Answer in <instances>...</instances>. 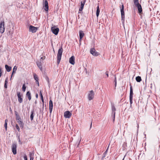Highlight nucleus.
<instances>
[{
  "mask_svg": "<svg viewBox=\"0 0 160 160\" xmlns=\"http://www.w3.org/2000/svg\"><path fill=\"white\" fill-rule=\"evenodd\" d=\"M63 52V49L62 47L60 48L58 51L57 56V63L59 64Z\"/></svg>",
  "mask_w": 160,
  "mask_h": 160,
  "instance_id": "f257e3e1",
  "label": "nucleus"
},
{
  "mask_svg": "<svg viewBox=\"0 0 160 160\" xmlns=\"http://www.w3.org/2000/svg\"><path fill=\"white\" fill-rule=\"evenodd\" d=\"M122 4L121 7H120L121 15V21L122 23H123L125 21V14L124 11V6L123 3H122Z\"/></svg>",
  "mask_w": 160,
  "mask_h": 160,
  "instance_id": "f03ea898",
  "label": "nucleus"
},
{
  "mask_svg": "<svg viewBox=\"0 0 160 160\" xmlns=\"http://www.w3.org/2000/svg\"><path fill=\"white\" fill-rule=\"evenodd\" d=\"M130 96H129V99H130V107H132V98H133V89L132 88V86L131 85V84H130Z\"/></svg>",
  "mask_w": 160,
  "mask_h": 160,
  "instance_id": "7ed1b4c3",
  "label": "nucleus"
},
{
  "mask_svg": "<svg viewBox=\"0 0 160 160\" xmlns=\"http://www.w3.org/2000/svg\"><path fill=\"white\" fill-rule=\"evenodd\" d=\"M51 31L55 35H57L59 31V29L56 26H54L51 28Z\"/></svg>",
  "mask_w": 160,
  "mask_h": 160,
  "instance_id": "20e7f679",
  "label": "nucleus"
},
{
  "mask_svg": "<svg viewBox=\"0 0 160 160\" xmlns=\"http://www.w3.org/2000/svg\"><path fill=\"white\" fill-rule=\"evenodd\" d=\"M94 92L93 90H91L90 91L88 95V99L90 101L92 100L94 97Z\"/></svg>",
  "mask_w": 160,
  "mask_h": 160,
  "instance_id": "39448f33",
  "label": "nucleus"
},
{
  "mask_svg": "<svg viewBox=\"0 0 160 160\" xmlns=\"http://www.w3.org/2000/svg\"><path fill=\"white\" fill-rule=\"evenodd\" d=\"M17 145L16 143H14L12 144V149L13 153L14 155H15L17 153Z\"/></svg>",
  "mask_w": 160,
  "mask_h": 160,
  "instance_id": "423d86ee",
  "label": "nucleus"
},
{
  "mask_svg": "<svg viewBox=\"0 0 160 160\" xmlns=\"http://www.w3.org/2000/svg\"><path fill=\"white\" fill-rule=\"evenodd\" d=\"M4 26V22L3 21H1L0 23V32L1 33H3L4 31L5 28Z\"/></svg>",
  "mask_w": 160,
  "mask_h": 160,
  "instance_id": "0eeeda50",
  "label": "nucleus"
},
{
  "mask_svg": "<svg viewBox=\"0 0 160 160\" xmlns=\"http://www.w3.org/2000/svg\"><path fill=\"white\" fill-rule=\"evenodd\" d=\"M112 116L113 118V121H114L115 118V111L116 110V108L113 104L112 105Z\"/></svg>",
  "mask_w": 160,
  "mask_h": 160,
  "instance_id": "6e6552de",
  "label": "nucleus"
},
{
  "mask_svg": "<svg viewBox=\"0 0 160 160\" xmlns=\"http://www.w3.org/2000/svg\"><path fill=\"white\" fill-rule=\"evenodd\" d=\"M38 28L32 25H30L29 28V31L32 33L35 32L38 30Z\"/></svg>",
  "mask_w": 160,
  "mask_h": 160,
  "instance_id": "1a4fd4ad",
  "label": "nucleus"
},
{
  "mask_svg": "<svg viewBox=\"0 0 160 160\" xmlns=\"http://www.w3.org/2000/svg\"><path fill=\"white\" fill-rule=\"evenodd\" d=\"M90 52L93 56H97L98 55V53L97 52L95 48H92L90 49Z\"/></svg>",
  "mask_w": 160,
  "mask_h": 160,
  "instance_id": "9d476101",
  "label": "nucleus"
},
{
  "mask_svg": "<svg viewBox=\"0 0 160 160\" xmlns=\"http://www.w3.org/2000/svg\"><path fill=\"white\" fill-rule=\"evenodd\" d=\"M17 96L18 97V99L19 102L20 103L22 102L23 101V99L22 98V97H23V95L22 94H20V92H18Z\"/></svg>",
  "mask_w": 160,
  "mask_h": 160,
  "instance_id": "9b49d317",
  "label": "nucleus"
},
{
  "mask_svg": "<svg viewBox=\"0 0 160 160\" xmlns=\"http://www.w3.org/2000/svg\"><path fill=\"white\" fill-rule=\"evenodd\" d=\"M72 114L69 111H66L64 113V116L65 118H70L71 117Z\"/></svg>",
  "mask_w": 160,
  "mask_h": 160,
  "instance_id": "f8f14e48",
  "label": "nucleus"
},
{
  "mask_svg": "<svg viewBox=\"0 0 160 160\" xmlns=\"http://www.w3.org/2000/svg\"><path fill=\"white\" fill-rule=\"evenodd\" d=\"M85 0H84L83 1H81V7L79 9V12H81L83 8L84 5L85 4Z\"/></svg>",
  "mask_w": 160,
  "mask_h": 160,
  "instance_id": "ddd939ff",
  "label": "nucleus"
},
{
  "mask_svg": "<svg viewBox=\"0 0 160 160\" xmlns=\"http://www.w3.org/2000/svg\"><path fill=\"white\" fill-rule=\"evenodd\" d=\"M135 6L138 8V13L140 14L142 13V9L141 5L139 4L135 5Z\"/></svg>",
  "mask_w": 160,
  "mask_h": 160,
  "instance_id": "4468645a",
  "label": "nucleus"
},
{
  "mask_svg": "<svg viewBox=\"0 0 160 160\" xmlns=\"http://www.w3.org/2000/svg\"><path fill=\"white\" fill-rule=\"evenodd\" d=\"M75 58L73 56H72L69 59V62L72 65H74L75 63Z\"/></svg>",
  "mask_w": 160,
  "mask_h": 160,
  "instance_id": "2eb2a0df",
  "label": "nucleus"
},
{
  "mask_svg": "<svg viewBox=\"0 0 160 160\" xmlns=\"http://www.w3.org/2000/svg\"><path fill=\"white\" fill-rule=\"evenodd\" d=\"M44 7L45 8V10L48 11V1L46 0L44 2Z\"/></svg>",
  "mask_w": 160,
  "mask_h": 160,
  "instance_id": "dca6fc26",
  "label": "nucleus"
},
{
  "mask_svg": "<svg viewBox=\"0 0 160 160\" xmlns=\"http://www.w3.org/2000/svg\"><path fill=\"white\" fill-rule=\"evenodd\" d=\"M79 34L80 41L81 40H82V38L84 35V33L82 31L80 30L79 32Z\"/></svg>",
  "mask_w": 160,
  "mask_h": 160,
  "instance_id": "f3484780",
  "label": "nucleus"
},
{
  "mask_svg": "<svg viewBox=\"0 0 160 160\" xmlns=\"http://www.w3.org/2000/svg\"><path fill=\"white\" fill-rule=\"evenodd\" d=\"M26 96L28 98V99L29 100H31V93L29 91H28L27 92L26 94Z\"/></svg>",
  "mask_w": 160,
  "mask_h": 160,
  "instance_id": "a211bd4d",
  "label": "nucleus"
},
{
  "mask_svg": "<svg viewBox=\"0 0 160 160\" xmlns=\"http://www.w3.org/2000/svg\"><path fill=\"white\" fill-rule=\"evenodd\" d=\"M37 64L38 67L40 69V70L42 71V63L41 62H37Z\"/></svg>",
  "mask_w": 160,
  "mask_h": 160,
  "instance_id": "6ab92c4d",
  "label": "nucleus"
},
{
  "mask_svg": "<svg viewBox=\"0 0 160 160\" xmlns=\"http://www.w3.org/2000/svg\"><path fill=\"white\" fill-rule=\"evenodd\" d=\"M5 68L7 72H10L12 69V68L11 67L9 66L8 65L6 64L5 65Z\"/></svg>",
  "mask_w": 160,
  "mask_h": 160,
  "instance_id": "aec40b11",
  "label": "nucleus"
},
{
  "mask_svg": "<svg viewBox=\"0 0 160 160\" xmlns=\"http://www.w3.org/2000/svg\"><path fill=\"white\" fill-rule=\"evenodd\" d=\"M15 115L16 116V119L18 121H19L20 120H21V119L20 118L19 115H18V113L16 111H15Z\"/></svg>",
  "mask_w": 160,
  "mask_h": 160,
  "instance_id": "412c9836",
  "label": "nucleus"
},
{
  "mask_svg": "<svg viewBox=\"0 0 160 160\" xmlns=\"http://www.w3.org/2000/svg\"><path fill=\"white\" fill-rule=\"evenodd\" d=\"M100 9L99 7V5L98 6V7L97 8V11H96V16L98 18V16L99 15V12H100Z\"/></svg>",
  "mask_w": 160,
  "mask_h": 160,
  "instance_id": "4be33fe9",
  "label": "nucleus"
},
{
  "mask_svg": "<svg viewBox=\"0 0 160 160\" xmlns=\"http://www.w3.org/2000/svg\"><path fill=\"white\" fill-rule=\"evenodd\" d=\"M33 114H34V111H33V110H32L31 112V115H30V119H31V121H32L33 119V117H34Z\"/></svg>",
  "mask_w": 160,
  "mask_h": 160,
  "instance_id": "5701e85b",
  "label": "nucleus"
},
{
  "mask_svg": "<svg viewBox=\"0 0 160 160\" xmlns=\"http://www.w3.org/2000/svg\"><path fill=\"white\" fill-rule=\"evenodd\" d=\"M136 80L138 82H140L141 81V78L140 76H138L136 78Z\"/></svg>",
  "mask_w": 160,
  "mask_h": 160,
  "instance_id": "b1692460",
  "label": "nucleus"
},
{
  "mask_svg": "<svg viewBox=\"0 0 160 160\" xmlns=\"http://www.w3.org/2000/svg\"><path fill=\"white\" fill-rule=\"evenodd\" d=\"M53 108V102L51 100H50L49 103V108Z\"/></svg>",
  "mask_w": 160,
  "mask_h": 160,
  "instance_id": "393cba45",
  "label": "nucleus"
},
{
  "mask_svg": "<svg viewBox=\"0 0 160 160\" xmlns=\"http://www.w3.org/2000/svg\"><path fill=\"white\" fill-rule=\"evenodd\" d=\"M18 122L19 123V124L21 125L20 127H22V128H23V123L22 122L21 120H20L19 121H18Z\"/></svg>",
  "mask_w": 160,
  "mask_h": 160,
  "instance_id": "a878e982",
  "label": "nucleus"
},
{
  "mask_svg": "<svg viewBox=\"0 0 160 160\" xmlns=\"http://www.w3.org/2000/svg\"><path fill=\"white\" fill-rule=\"evenodd\" d=\"M7 121H8V120L7 119H6L5 120V123L4 124V126L5 127V130L6 131L7 130Z\"/></svg>",
  "mask_w": 160,
  "mask_h": 160,
  "instance_id": "bb28decb",
  "label": "nucleus"
},
{
  "mask_svg": "<svg viewBox=\"0 0 160 160\" xmlns=\"http://www.w3.org/2000/svg\"><path fill=\"white\" fill-rule=\"evenodd\" d=\"M108 148H109V147H108V148H107V150H106V151L104 152V153L103 154V157H102V158H104L105 157V155H106V154H107V151H108Z\"/></svg>",
  "mask_w": 160,
  "mask_h": 160,
  "instance_id": "cd10ccee",
  "label": "nucleus"
},
{
  "mask_svg": "<svg viewBox=\"0 0 160 160\" xmlns=\"http://www.w3.org/2000/svg\"><path fill=\"white\" fill-rule=\"evenodd\" d=\"M41 100H42V108H43H43H44V100H43V96H41Z\"/></svg>",
  "mask_w": 160,
  "mask_h": 160,
  "instance_id": "c85d7f7f",
  "label": "nucleus"
},
{
  "mask_svg": "<svg viewBox=\"0 0 160 160\" xmlns=\"http://www.w3.org/2000/svg\"><path fill=\"white\" fill-rule=\"evenodd\" d=\"M134 4L135 5L139 4L138 0H133Z\"/></svg>",
  "mask_w": 160,
  "mask_h": 160,
  "instance_id": "c756f323",
  "label": "nucleus"
},
{
  "mask_svg": "<svg viewBox=\"0 0 160 160\" xmlns=\"http://www.w3.org/2000/svg\"><path fill=\"white\" fill-rule=\"evenodd\" d=\"M34 79L36 81L38 80V77L36 74H34Z\"/></svg>",
  "mask_w": 160,
  "mask_h": 160,
  "instance_id": "7c9ffc66",
  "label": "nucleus"
},
{
  "mask_svg": "<svg viewBox=\"0 0 160 160\" xmlns=\"http://www.w3.org/2000/svg\"><path fill=\"white\" fill-rule=\"evenodd\" d=\"M17 68L16 66H14L12 70V72H13L15 73L16 72V71L17 70Z\"/></svg>",
  "mask_w": 160,
  "mask_h": 160,
  "instance_id": "2f4dec72",
  "label": "nucleus"
},
{
  "mask_svg": "<svg viewBox=\"0 0 160 160\" xmlns=\"http://www.w3.org/2000/svg\"><path fill=\"white\" fill-rule=\"evenodd\" d=\"M26 87L25 86V84H23L22 85V90L24 92L26 90Z\"/></svg>",
  "mask_w": 160,
  "mask_h": 160,
  "instance_id": "473e14b6",
  "label": "nucleus"
},
{
  "mask_svg": "<svg viewBox=\"0 0 160 160\" xmlns=\"http://www.w3.org/2000/svg\"><path fill=\"white\" fill-rule=\"evenodd\" d=\"M16 128L18 131L19 132L20 131V128L18 125L17 124L16 125Z\"/></svg>",
  "mask_w": 160,
  "mask_h": 160,
  "instance_id": "72a5a7b5",
  "label": "nucleus"
},
{
  "mask_svg": "<svg viewBox=\"0 0 160 160\" xmlns=\"http://www.w3.org/2000/svg\"><path fill=\"white\" fill-rule=\"evenodd\" d=\"M46 81H47V82H48V84L49 85V79L48 77L47 76L46 77Z\"/></svg>",
  "mask_w": 160,
  "mask_h": 160,
  "instance_id": "f704fd0d",
  "label": "nucleus"
},
{
  "mask_svg": "<svg viewBox=\"0 0 160 160\" xmlns=\"http://www.w3.org/2000/svg\"><path fill=\"white\" fill-rule=\"evenodd\" d=\"M114 82H115V87H116V85H117V81H116V78L115 77V79L114 81Z\"/></svg>",
  "mask_w": 160,
  "mask_h": 160,
  "instance_id": "c9c22d12",
  "label": "nucleus"
},
{
  "mask_svg": "<svg viewBox=\"0 0 160 160\" xmlns=\"http://www.w3.org/2000/svg\"><path fill=\"white\" fill-rule=\"evenodd\" d=\"M30 160H33V158L31 156V155L30 154Z\"/></svg>",
  "mask_w": 160,
  "mask_h": 160,
  "instance_id": "e433bc0d",
  "label": "nucleus"
},
{
  "mask_svg": "<svg viewBox=\"0 0 160 160\" xmlns=\"http://www.w3.org/2000/svg\"><path fill=\"white\" fill-rule=\"evenodd\" d=\"M6 80L5 81V84H4V87L5 88H7V84L6 83Z\"/></svg>",
  "mask_w": 160,
  "mask_h": 160,
  "instance_id": "4c0bfd02",
  "label": "nucleus"
},
{
  "mask_svg": "<svg viewBox=\"0 0 160 160\" xmlns=\"http://www.w3.org/2000/svg\"><path fill=\"white\" fill-rule=\"evenodd\" d=\"M50 112L51 113L52 110V108H49Z\"/></svg>",
  "mask_w": 160,
  "mask_h": 160,
  "instance_id": "58836bf2",
  "label": "nucleus"
},
{
  "mask_svg": "<svg viewBox=\"0 0 160 160\" xmlns=\"http://www.w3.org/2000/svg\"><path fill=\"white\" fill-rule=\"evenodd\" d=\"M24 160H28L26 155H25L24 156Z\"/></svg>",
  "mask_w": 160,
  "mask_h": 160,
  "instance_id": "ea45409f",
  "label": "nucleus"
},
{
  "mask_svg": "<svg viewBox=\"0 0 160 160\" xmlns=\"http://www.w3.org/2000/svg\"><path fill=\"white\" fill-rule=\"evenodd\" d=\"M106 75L107 76V77H108V71H107L105 72Z\"/></svg>",
  "mask_w": 160,
  "mask_h": 160,
  "instance_id": "a19ab883",
  "label": "nucleus"
},
{
  "mask_svg": "<svg viewBox=\"0 0 160 160\" xmlns=\"http://www.w3.org/2000/svg\"><path fill=\"white\" fill-rule=\"evenodd\" d=\"M45 57L44 56L43 57H42L41 58V59H42V60H44V59H45Z\"/></svg>",
  "mask_w": 160,
  "mask_h": 160,
  "instance_id": "79ce46f5",
  "label": "nucleus"
},
{
  "mask_svg": "<svg viewBox=\"0 0 160 160\" xmlns=\"http://www.w3.org/2000/svg\"><path fill=\"white\" fill-rule=\"evenodd\" d=\"M40 97L41 96H43L42 95V92L41 91H40Z\"/></svg>",
  "mask_w": 160,
  "mask_h": 160,
  "instance_id": "37998d69",
  "label": "nucleus"
},
{
  "mask_svg": "<svg viewBox=\"0 0 160 160\" xmlns=\"http://www.w3.org/2000/svg\"><path fill=\"white\" fill-rule=\"evenodd\" d=\"M84 71H85L86 73H87V69L86 68H85V69H84Z\"/></svg>",
  "mask_w": 160,
  "mask_h": 160,
  "instance_id": "c03bdc74",
  "label": "nucleus"
},
{
  "mask_svg": "<svg viewBox=\"0 0 160 160\" xmlns=\"http://www.w3.org/2000/svg\"><path fill=\"white\" fill-rule=\"evenodd\" d=\"M36 82H37L36 83L38 84V86H39V83L38 81V80L37 81H36Z\"/></svg>",
  "mask_w": 160,
  "mask_h": 160,
  "instance_id": "a18cd8bd",
  "label": "nucleus"
},
{
  "mask_svg": "<svg viewBox=\"0 0 160 160\" xmlns=\"http://www.w3.org/2000/svg\"><path fill=\"white\" fill-rule=\"evenodd\" d=\"M18 139H19V143H21V141H20V138H19V137H18Z\"/></svg>",
  "mask_w": 160,
  "mask_h": 160,
  "instance_id": "49530a36",
  "label": "nucleus"
},
{
  "mask_svg": "<svg viewBox=\"0 0 160 160\" xmlns=\"http://www.w3.org/2000/svg\"><path fill=\"white\" fill-rule=\"evenodd\" d=\"M14 73H15V72H12V74L11 79V78H12V75H13V74Z\"/></svg>",
  "mask_w": 160,
  "mask_h": 160,
  "instance_id": "de8ad7c7",
  "label": "nucleus"
},
{
  "mask_svg": "<svg viewBox=\"0 0 160 160\" xmlns=\"http://www.w3.org/2000/svg\"><path fill=\"white\" fill-rule=\"evenodd\" d=\"M36 98H38V94H36Z\"/></svg>",
  "mask_w": 160,
  "mask_h": 160,
  "instance_id": "09e8293b",
  "label": "nucleus"
},
{
  "mask_svg": "<svg viewBox=\"0 0 160 160\" xmlns=\"http://www.w3.org/2000/svg\"><path fill=\"white\" fill-rule=\"evenodd\" d=\"M152 83H151V86H150V88H152Z\"/></svg>",
  "mask_w": 160,
  "mask_h": 160,
  "instance_id": "8fccbe9b",
  "label": "nucleus"
},
{
  "mask_svg": "<svg viewBox=\"0 0 160 160\" xmlns=\"http://www.w3.org/2000/svg\"><path fill=\"white\" fill-rule=\"evenodd\" d=\"M92 122H91V125H90V128H91V127H92Z\"/></svg>",
  "mask_w": 160,
  "mask_h": 160,
  "instance_id": "3c124183",
  "label": "nucleus"
},
{
  "mask_svg": "<svg viewBox=\"0 0 160 160\" xmlns=\"http://www.w3.org/2000/svg\"><path fill=\"white\" fill-rule=\"evenodd\" d=\"M34 103L35 104H36L37 103V102L36 100L35 101Z\"/></svg>",
  "mask_w": 160,
  "mask_h": 160,
  "instance_id": "603ef678",
  "label": "nucleus"
},
{
  "mask_svg": "<svg viewBox=\"0 0 160 160\" xmlns=\"http://www.w3.org/2000/svg\"><path fill=\"white\" fill-rule=\"evenodd\" d=\"M125 157V156H124V158H123V159L122 160H124V158Z\"/></svg>",
  "mask_w": 160,
  "mask_h": 160,
  "instance_id": "864d4df0",
  "label": "nucleus"
},
{
  "mask_svg": "<svg viewBox=\"0 0 160 160\" xmlns=\"http://www.w3.org/2000/svg\"><path fill=\"white\" fill-rule=\"evenodd\" d=\"M40 160H43V159L42 158H40Z\"/></svg>",
  "mask_w": 160,
  "mask_h": 160,
  "instance_id": "5fc2aeb1",
  "label": "nucleus"
}]
</instances>
